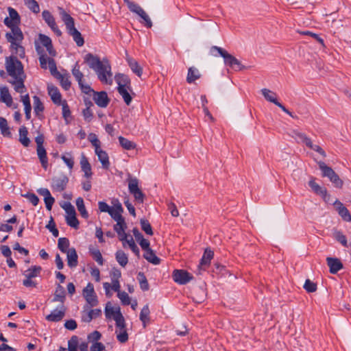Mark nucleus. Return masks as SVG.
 <instances>
[{
    "label": "nucleus",
    "instance_id": "a211bd4d",
    "mask_svg": "<svg viewBox=\"0 0 351 351\" xmlns=\"http://www.w3.org/2000/svg\"><path fill=\"white\" fill-rule=\"evenodd\" d=\"M38 40L40 44L46 48L47 52L51 56L54 57L56 56V51L53 49L51 39L49 36L40 34L38 35Z\"/></svg>",
    "mask_w": 351,
    "mask_h": 351
},
{
    "label": "nucleus",
    "instance_id": "bf43d9fd",
    "mask_svg": "<svg viewBox=\"0 0 351 351\" xmlns=\"http://www.w3.org/2000/svg\"><path fill=\"white\" fill-rule=\"evenodd\" d=\"M115 333L117 335V339L120 343H123L128 340V335L126 328L116 330Z\"/></svg>",
    "mask_w": 351,
    "mask_h": 351
},
{
    "label": "nucleus",
    "instance_id": "864d4df0",
    "mask_svg": "<svg viewBox=\"0 0 351 351\" xmlns=\"http://www.w3.org/2000/svg\"><path fill=\"white\" fill-rule=\"evenodd\" d=\"M123 2L128 5L129 10L136 14H141L143 9L137 3L131 1L130 0H123Z\"/></svg>",
    "mask_w": 351,
    "mask_h": 351
},
{
    "label": "nucleus",
    "instance_id": "4be33fe9",
    "mask_svg": "<svg viewBox=\"0 0 351 351\" xmlns=\"http://www.w3.org/2000/svg\"><path fill=\"white\" fill-rule=\"evenodd\" d=\"M38 193L44 197V201L46 208L51 210L55 202V199L51 196L50 191L46 188H41L38 190Z\"/></svg>",
    "mask_w": 351,
    "mask_h": 351
},
{
    "label": "nucleus",
    "instance_id": "4468645a",
    "mask_svg": "<svg viewBox=\"0 0 351 351\" xmlns=\"http://www.w3.org/2000/svg\"><path fill=\"white\" fill-rule=\"evenodd\" d=\"M173 278L176 282L180 285H185L190 282L192 276L185 270L176 269L173 273Z\"/></svg>",
    "mask_w": 351,
    "mask_h": 351
},
{
    "label": "nucleus",
    "instance_id": "473e14b6",
    "mask_svg": "<svg viewBox=\"0 0 351 351\" xmlns=\"http://www.w3.org/2000/svg\"><path fill=\"white\" fill-rule=\"evenodd\" d=\"M21 101L24 105L25 118L28 120L31 118L32 106L28 94L21 96Z\"/></svg>",
    "mask_w": 351,
    "mask_h": 351
},
{
    "label": "nucleus",
    "instance_id": "6ab92c4d",
    "mask_svg": "<svg viewBox=\"0 0 351 351\" xmlns=\"http://www.w3.org/2000/svg\"><path fill=\"white\" fill-rule=\"evenodd\" d=\"M117 223L114 226V230L117 233L119 239L121 241H123L128 237V234L125 233L127 225L124 218L120 219V221H115Z\"/></svg>",
    "mask_w": 351,
    "mask_h": 351
},
{
    "label": "nucleus",
    "instance_id": "052dcab7",
    "mask_svg": "<svg viewBox=\"0 0 351 351\" xmlns=\"http://www.w3.org/2000/svg\"><path fill=\"white\" fill-rule=\"evenodd\" d=\"M116 322L117 330L125 328V322L121 312H117L116 317H114Z\"/></svg>",
    "mask_w": 351,
    "mask_h": 351
},
{
    "label": "nucleus",
    "instance_id": "e433bc0d",
    "mask_svg": "<svg viewBox=\"0 0 351 351\" xmlns=\"http://www.w3.org/2000/svg\"><path fill=\"white\" fill-rule=\"evenodd\" d=\"M129 66L131 70L138 77H141L143 73V69L138 63L132 58L127 59Z\"/></svg>",
    "mask_w": 351,
    "mask_h": 351
},
{
    "label": "nucleus",
    "instance_id": "6e6552de",
    "mask_svg": "<svg viewBox=\"0 0 351 351\" xmlns=\"http://www.w3.org/2000/svg\"><path fill=\"white\" fill-rule=\"evenodd\" d=\"M82 295L84 298L88 306H96L99 304L97 295L95 291L94 286L91 282H88L86 287L82 290Z\"/></svg>",
    "mask_w": 351,
    "mask_h": 351
},
{
    "label": "nucleus",
    "instance_id": "680f3d73",
    "mask_svg": "<svg viewBox=\"0 0 351 351\" xmlns=\"http://www.w3.org/2000/svg\"><path fill=\"white\" fill-rule=\"evenodd\" d=\"M25 5L34 13H38L40 12V7L38 3L35 0H24Z\"/></svg>",
    "mask_w": 351,
    "mask_h": 351
},
{
    "label": "nucleus",
    "instance_id": "e2e57ef3",
    "mask_svg": "<svg viewBox=\"0 0 351 351\" xmlns=\"http://www.w3.org/2000/svg\"><path fill=\"white\" fill-rule=\"evenodd\" d=\"M141 229L148 235H153L154 232L151 224L147 219H141L140 221Z\"/></svg>",
    "mask_w": 351,
    "mask_h": 351
},
{
    "label": "nucleus",
    "instance_id": "7ed1b4c3",
    "mask_svg": "<svg viewBox=\"0 0 351 351\" xmlns=\"http://www.w3.org/2000/svg\"><path fill=\"white\" fill-rule=\"evenodd\" d=\"M84 62L88 64L90 69L95 71L98 79L103 84L109 85L112 84L111 65L108 60H100L97 56L92 53H87L84 57Z\"/></svg>",
    "mask_w": 351,
    "mask_h": 351
},
{
    "label": "nucleus",
    "instance_id": "7c9ffc66",
    "mask_svg": "<svg viewBox=\"0 0 351 351\" xmlns=\"http://www.w3.org/2000/svg\"><path fill=\"white\" fill-rule=\"evenodd\" d=\"M200 77H201V74L197 68H195L194 66H191V67L189 68L188 73H187V76H186V82L189 84L193 83L195 80L200 78Z\"/></svg>",
    "mask_w": 351,
    "mask_h": 351
},
{
    "label": "nucleus",
    "instance_id": "412c9836",
    "mask_svg": "<svg viewBox=\"0 0 351 351\" xmlns=\"http://www.w3.org/2000/svg\"><path fill=\"white\" fill-rule=\"evenodd\" d=\"M334 205L336 206V210L342 219L347 222H351V215L348 209L339 200H336Z\"/></svg>",
    "mask_w": 351,
    "mask_h": 351
},
{
    "label": "nucleus",
    "instance_id": "9d476101",
    "mask_svg": "<svg viewBox=\"0 0 351 351\" xmlns=\"http://www.w3.org/2000/svg\"><path fill=\"white\" fill-rule=\"evenodd\" d=\"M72 74L74 76L76 81L78 82V84L82 90V91L86 94H89L93 91L91 87L84 82V74L80 71V66L78 62H76L73 69H72Z\"/></svg>",
    "mask_w": 351,
    "mask_h": 351
},
{
    "label": "nucleus",
    "instance_id": "5701e85b",
    "mask_svg": "<svg viewBox=\"0 0 351 351\" xmlns=\"http://www.w3.org/2000/svg\"><path fill=\"white\" fill-rule=\"evenodd\" d=\"M80 166L82 171L84 172V177L87 179H90L93 175L91 166L84 154L81 156Z\"/></svg>",
    "mask_w": 351,
    "mask_h": 351
},
{
    "label": "nucleus",
    "instance_id": "a878e982",
    "mask_svg": "<svg viewBox=\"0 0 351 351\" xmlns=\"http://www.w3.org/2000/svg\"><path fill=\"white\" fill-rule=\"evenodd\" d=\"M214 256V252L210 249H206L203 256L200 260L199 267L202 269H206L210 263L211 260Z\"/></svg>",
    "mask_w": 351,
    "mask_h": 351
},
{
    "label": "nucleus",
    "instance_id": "ea45409f",
    "mask_svg": "<svg viewBox=\"0 0 351 351\" xmlns=\"http://www.w3.org/2000/svg\"><path fill=\"white\" fill-rule=\"evenodd\" d=\"M41 267L40 266H32L31 268H29L28 269L25 270L24 271V276L25 278H33L37 277L40 271H41Z\"/></svg>",
    "mask_w": 351,
    "mask_h": 351
},
{
    "label": "nucleus",
    "instance_id": "5fc2aeb1",
    "mask_svg": "<svg viewBox=\"0 0 351 351\" xmlns=\"http://www.w3.org/2000/svg\"><path fill=\"white\" fill-rule=\"evenodd\" d=\"M137 278L139 282L141 289L144 291L149 290V286L144 273L141 271L138 272Z\"/></svg>",
    "mask_w": 351,
    "mask_h": 351
},
{
    "label": "nucleus",
    "instance_id": "393cba45",
    "mask_svg": "<svg viewBox=\"0 0 351 351\" xmlns=\"http://www.w3.org/2000/svg\"><path fill=\"white\" fill-rule=\"evenodd\" d=\"M95 154L98 157V160L101 162L102 167L105 169H108L110 167V161L108 154L106 151L100 148L95 150Z\"/></svg>",
    "mask_w": 351,
    "mask_h": 351
},
{
    "label": "nucleus",
    "instance_id": "c03bdc74",
    "mask_svg": "<svg viewBox=\"0 0 351 351\" xmlns=\"http://www.w3.org/2000/svg\"><path fill=\"white\" fill-rule=\"evenodd\" d=\"M118 139L121 146L126 150L134 149L136 147V144L134 142L125 137L119 136Z\"/></svg>",
    "mask_w": 351,
    "mask_h": 351
},
{
    "label": "nucleus",
    "instance_id": "49530a36",
    "mask_svg": "<svg viewBox=\"0 0 351 351\" xmlns=\"http://www.w3.org/2000/svg\"><path fill=\"white\" fill-rule=\"evenodd\" d=\"M33 101L34 113L38 116L44 110V106L40 98L36 95L33 97Z\"/></svg>",
    "mask_w": 351,
    "mask_h": 351
},
{
    "label": "nucleus",
    "instance_id": "de8ad7c7",
    "mask_svg": "<svg viewBox=\"0 0 351 351\" xmlns=\"http://www.w3.org/2000/svg\"><path fill=\"white\" fill-rule=\"evenodd\" d=\"M309 186L312 190L317 194L325 196L327 194V191L325 189L321 187L314 180H311L308 182Z\"/></svg>",
    "mask_w": 351,
    "mask_h": 351
},
{
    "label": "nucleus",
    "instance_id": "f8f14e48",
    "mask_svg": "<svg viewBox=\"0 0 351 351\" xmlns=\"http://www.w3.org/2000/svg\"><path fill=\"white\" fill-rule=\"evenodd\" d=\"M69 182V178L64 173H61L52 178L51 187L53 191H63Z\"/></svg>",
    "mask_w": 351,
    "mask_h": 351
},
{
    "label": "nucleus",
    "instance_id": "2f4dec72",
    "mask_svg": "<svg viewBox=\"0 0 351 351\" xmlns=\"http://www.w3.org/2000/svg\"><path fill=\"white\" fill-rule=\"evenodd\" d=\"M37 154L38 156V158L40 160V162L41 163L42 167L47 169L48 167V159L47 156V152L45 149V147H37L36 149Z\"/></svg>",
    "mask_w": 351,
    "mask_h": 351
},
{
    "label": "nucleus",
    "instance_id": "0eeeda50",
    "mask_svg": "<svg viewBox=\"0 0 351 351\" xmlns=\"http://www.w3.org/2000/svg\"><path fill=\"white\" fill-rule=\"evenodd\" d=\"M36 48L38 53L40 55L39 62L41 68L47 69L48 67L52 75H55L57 73V67L55 60L51 58H48L39 46L36 45Z\"/></svg>",
    "mask_w": 351,
    "mask_h": 351
},
{
    "label": "nucleus",
    "instance_id": "6e6d98bb",
    "mask_svg": "<svg viewBox=\"0 0 351 351\" xmlns=\"http://www.w3.org/2000/svg\"><path fill=\"white\" fill-rule=\"evenodd\" d=\"M69 245V241L66 237H61L58 241V247L62 253L68 252Z\"/></svg>",
    "mask_w": 351,
    "mask_h": 351
},
{
    "label": "nucleus",
    "instance_id": "0e129e2a",
    "mask_svg": "<svg viewBox=\"0 0 351 351\" xmlns=\"http://www.w3.org/2000/svg\"><path fill=\"white\" fill-rule=\"evenodd\" d=\"M334 238L339 242L343 247H348V241L346 235L341 231H335L334 232Z\"/></svg>",
    "mask_w": 351,
    "mask_h": 351
},
{
    "label": "nucleus",
    "instance_id": "79ce46f5",
    "mask_svg": "<svg viewBox=\"0 0 351 351\" xmlns=\"http://www.w3.org/2000/svg\"><path fill=\"white\" fill-rule=\"evenodd\" d=\"M262 95L266 100L274 104L275 105L278 102L276 99V94L269 89L263 88L261 90Z\"/></svg>",
    "mask_w": 351,
    "mask_h": 351
},
{
    "label": "nucleus",
    "instance_id": "2eb2a0df",
    "mask_svg": "<svg viewBox=\"0 0 351 351\" xmlns=\"http://www.w3.org/2000/svg\"><path fill=\"white\" fill-rule=\"evenodd\" d=\"M66 308L64 304L60 305L57 308L53 310L51 313L46 316L49 322H58L61 321L65 315Z\"/></svg>",
    "mask_w": 351,
    "mask_h": 351
},
{
    "label": "nucleus",
    "instance_id": "ddd939ff",
    "mask_svg": "<svg viewBox=\"0 0 351 351\" xmlns=\"http://www.w3.org/2000/svg\"><path fill=\"white\" fill-rule=\"evenodd\" d=\"M93 306H88L84 305L82 311V321L86 323H89L93 319H95L101 315V310L100 308L91 309Z\"/></svg>",
    "mask_w": 351,
    "mask_h": 351
},
{
    "label": "nucleus",
    "instance_id": "dca6fc26",
    "mask_svg": "<svg viewBox=\"0 0 351 351\" xmlns=\"http://www.w3.org/2000/svg\"><path fill=\"white\" fill-rule=\"evenodd\" d=\"M43 19L46 23L50 27L53 32L58 36H60L62 34V32L59 29L56 25V21L53 15L48 10H44L42 13Z\"/></svg>",
    "mask_w": 351,
    "mask_h": 351
},
{
    "label": "nucleus",
    "instance_id": "39448f33",
    "mask_svg": "<svg viewBox=\"0 0 351 351\" xmlns=\"http://www.w3.org/2000/svg\"><path fill=\"white\" fill-rule=\"evenodd\" d=\"M211 50L213 51H217L219 55L223 58L225 64L229 66L234 71H241L245 68V66L242 65L241 62L237 58L230 54L224 49L217 46H213L211 48Z\"/></svg>",
    "mask_w": 351,
    "mask_h": 351
},
{
    "label": "nucleus",
    "instance_id": "1a4fd4ad",
    "mask_svg": "<svg viewBox=\"0 0 351 351\" xmlns=\"http://www.w3.org/2000/svg\"><path fill=\"white\" fill-rule=\"evenodd\" d=\"M128 190L138 203L141 204L143 202L145 195L139 187L138 180L137 178H128Z\"/></svg>",
    "mask_w": 351,
    "mask_h": 351
},
{
    "label": "nucleus",
    "instance_id": "f3484780",
    "mask_svg": "<svg viewBox=\"0 0 351 351\" xmlns=\"http://www.w3.org/2000/svg\"><path fill=\"white\" fill-rule=\"evenodd\" d=\"M93 100L95 104L101 108H106L108 106L110 99L108 97L106 92L101 91V92H95L93 90Z\"/></svg>",
    "mask_w": 351,
    "mask_h": 351
},
{
    "label": "nucleus",
    "instance_id": "cd10ccee",
    "mask_svg": "<svg viewBox=\"0 0 351 351\" xmlns=\"http://www.w3.org/2000/svg\"><path fill=\"white\" fill-rule=\"evenodd\" d=\"M48 93L55 104L60 105L62 104V96L57 87L53 86H48Z\"/></svg>",
    "mask_w": 351,
    "mask_h": 351
},
{
    "label": "nucleus",
    "instance_id": "c85d7f7f",
    "mask_svg": "<svg viewBox=\"0 0 351 351\" xmlns=\"http://www.w3.org/2000/svg\"><path fill=\"white\" fill-rule=\"evenodd\" d=\"M114 79L118 87L130 88V80L126 75L118 73L114 76Z\"/></svg>",
    "mask_w": 351,
    "mask_h": 351
},
{
    "label": "nucleus",
    "instance_id": "9b49d317",
    "mask_svg": "<svg viewBox=\"0 0 351 351\" xmlns=\"http://www.w3.org/2000/svg\"><path fill=\"white\" fill-rule=\"evenodd\" d=\"M64 209L66 216V223L74 228H77L79 226V221L76 217V213L75 208L71 203L65 204L63 206Z\"/></svg>",
    "mask_w": 351,
    "mask_h": 351
},
{
    "label": "nucleus",
    "instance_id": "c756f323",
    "mask_svg": "<svg viewBox=\"0 0 351 351\" xmlns=\"http://www.w3.org/2000/svg\"><path fill=\"white\" fill-rule=\"evenodd\" d=\"M291 136L298 143H302L306 145H307L308 142L311 141V138H308L304 133H302L298 130H293L291 133Z\"/></svg>",
    "mask_w": 351,
    "mask_h": 351
},
{
    "label": "nucleus",
    "instance_id": "09e8293b",
    "mask_svg": "<svg viewBox=\"0 0 351 351\" xmlns=\"http://www.w3.org/2000/svg\"><path fill=\"white\" fill-rule=\"evenodd\" d=\"M76 206L82 217L86 219L88 217V212L86 210L84 199L82 197H78L76 199Z\"/></svg>",
    "mask_w": 351,
    "mask_h": 351
},
{
    "label": "nucleus",
    "instance_id": "20e7f679",
    "mask_svg": "<svg viewBox=\"0 0 351 351\" xmlns=\"http://www.w3.org/2000/svg\"><path fill=\"white\" fill-rule=\"evenodd\" d=\"M60 16L66 25L68 34L73 37L78 47L84 44V40L81 33L75 27L74 19L63 8H59Z\"/></svg>",
    "mask_w": 351,
    "mask_h": 351
},
{
    "label": "nucleus",
    "instance_id": "774afa93",
    "mask_svg": "<svg viewBox=\"0 0 351 351\" xmlns=\"http://www.w3.org/2000/svg\"><path fill=\"white\" fill-rule=\"evenodd\" d=\"M78 337L73 336L68 341V351H77Z\"/></svg>",
    "mask_w": 351,
    "mask_h": 351
},
{
    "label": "nucleus",
    "instance_id": "a18cd8bd",
    "mask_svg": "<svg viewBox=\"0 0 351 351\" xmlns=\"http://www.w3.org/2000/svg\"><path fill=\"white\" fill-rule=\"evenodd\" d=\"M115 258L119 264L122 267H125L128 263V257L122 250H118L116 252Z\"/></svg>",
    "mask_w": 351,
    "mask_h": 351
},
{
    "label": "nucleus",
    "instance_id": "f257e3e1",
    "mask_svg": "<svg viewBox=\"0 0 351 351\" xmlns=\"http://www.w3.org/2000/svg\"><path fill=\"white\" fill-rule=\"evenodd\" d=\"M9 16L4 20V24L10 29L5 33V37L10 43V50L21 58L25 57V49L22 46V41L24 38L23 34L19 27L21 24V16L18 12L12 7H8Z\"/></svg>",
    "mask_w": 351,
    "mask_h": 351
},
{
    "label": "nucleus",
    "instance_id": "69168bd1",
    "mask_svg": "<svg viewBox=\"0 0 351 351\" xmlns=\"http://www.w3.org/2000/svg\"><path fill=\"white\" fill-rule=\"evenodd\" d=\"M1 134L5 137H12L11 132L8 126V122L6 119L3 117H1Z\"/></svg>",
    "mask_w": 351,
    "mask_h": 351
},
{
    "label": "nucleus",
    "instance_id": "37998d69",
    "mask_svg": "<svg viewBox=\"0 0 351 351\" xmlns=\"http://www.w3.org/2000/svg\"><path fill=\"white\" fill-rule=\"evenodd\" d=\"M149 305H145L140 313V320L143 322V326H146V324L149 321Z\"/></svg>",
    "mask_w": 351,
    "mask_h": 351
},
{
    "label": "nucleus",
    "instance_id": "13d9d810",
    "mask_svg": "<svg viewBox=\"0 0 351 351\" xmlns=\"http://www.w3.org/2000/svg\"><path fill=\"white\" fill-rule=\"evenodd\" d=\"M86 104L87 106L83 110L82 114L84 120L87 122H90L93 117V113L90 109V106H93V104L89 101L88 103H86Z\"/></svg>",
    "mask_w": 351,
    "mask_h": 351
},
{
    "label": "nucleus",
    "instance_id": "f03ea898",
    "mask_svg": "<svg viewBox=\"0 0 351 351\" xmlns=\"http://www.w3.org/2000/svg\"><path fill=\"white\" fill-rule=\"evenodd\" d=\"M5 66L8 74L12 77L10 83L13 85L14 89L21 94L25 93L26 88L24 81L26 75L21 62L16 56H10L5 58Z\"/></svg>",
    "mask_w": 351,
    "mask_h": 351
},
{
    "label": "nucleus",
    "instance_id": "f704fd0d",
    "mask_svg": "<svg viewBox=\"0 0 351 351\" xmlns=\"http://www.w3.org/2000/svg\"><path fill=\"white\" fill-rule=\"evenodd\" d=\"M117 312H121L120 307H113L110 302L106 304L105 308V315L107 319L112 318L114 319V317H116L117 316Z\"/></svg>",
    "mask_w": 351,
    "mask_h": 351
},
{
    "label": "nucleus",
    "instance_id": "4c0bfd02",
    "mask_svg": "<svg viewBox=\"0 0 351 351\" xmlns=\"http://www.w3.org/2000/svg\"><path fill=\"white\" fill-rule=\"evenodd\" d=\"M130 90V88H122V87H117V90L119 95L122 97L125 103L129 106L132 100V98L129 93V90Z\"/></svg>",
    "mask_w": 351,
    "mask_h": 351
},
{
    "label": "nucleus",
    "instance_id": "8fccbe9b",
    "mask_svg": "<svg viewBox=\"0 0 351 351\" xmlns=\"http://www.w3.org/2000/svg\"><path fill=\"white\" fill-rule=\"evenodd\" d=\"M60 80L62 87L64 90H68L71 87V82L68 75H64L57 71L54 75Z\"/></svg>",
    "mask_w": 351,
    "mask_h": 351
},
{
    "label": "nucleus",
    "instance_id": "c9c22d12",
    "mask_svg": "<svg viewBox=\"0 0 351 351\" xmlns=\"http://www.w3.org/2000/svg\"><path fill=\"white\" fill-rule=\"evenodd\" d=\"M28 131L26 127L22 126L19 129V141L24 147H28L30 141L27 137Z\"/></svg>",
    "mask_w": 351,
    "mask_h": 351
},
{
    "label": "nucleus",
    "instance_id": "b1692460",
    "mask_svg": "<svg viewBox=\"0 0 351 351\" xmlns=\"http://www.w3.org/2000/svg\"><path fill=\"white\" fill-rule=\"evenodd\" d=\"M326 262L331 274H336L343 268V264L337 258L328 257Z\"/></svg>",
    "mask_w": 351,
    "mask_h": 351
},
{
    "label": "nucleus",
    "instance_id": "338daca9",
    "mask_svg": "<svg viewBox=\"0 0 351 351\" xmlns=\"http://www.w3.org/2000/svg\"><path fill=\"white\" fill-rule=\"evenodd\" d=\"M88 139L94 147L95 150L101 147V142L95 134L90 133L88 134Z\"/></svg>",
    "mask_w": 351,
    "mask_h": 351
},
{
    "label": "nucleus",
    "instance_id": "72a5a7b5",
    "mask_svg": "<svg viewBox=\"0 0 351 351\" xmlns=\"http://www.w3.org/2000/svg\"><path fill=\"white\" fill-rule=\"evenodd\" d=\"M65 300V291L64 287L60 285H58L56 291L54 293V297L53 299V302H60L63 304Z\"/></svg>",
    "mask_w": 351,
    "mask_h": 351
},
{
    "label": "nucleus",
    "instance_id": "423d86ee",
    "mask_svg": "<svg viewBox=\"0 0 351 351\" xmlns=\"http://www.w3.org/2000/svg\"><path fill=\"white\" fill-rule=\"evenodd\" d=\"M319 169L322 172L324 177H327L330 182H332L335 186L341 188L343 186V181L339 178V176L334 171V170L327 166L324 162H318Z\"/></svg>",
    "mask_w": 351,
    "mask_h": 351
},
{
    "label": "nucleus",
    "instance_id": "58836bf2",
    "mask_svg": "<svg viewBox=\"0 0 351 351\" xmlns=\"http://www.w3.org/2000/svg\"><path fill=\"white\" fill-rule=\"evenodd\" d=\"M1 102L5 103L8 107L13 104L12 97L6 87H1Z\"/></svg>",
    "mask_w": 351,
    "mask_h": 351
},
{
    "label": "nucleus",
    "instance_id": "3c124183",
    "mask_svg": "<svg viewBox=\"0 0 351 351\" xmlns=\"http://www.w3.org/2000/svg\"><path fill=\"white\" fill-rule=\"evenodd\" d=\"M89 252L93 256V259L99 265H104V258L102 255L97 248H89Z\"/></svg>",
    "mask_w": 351,
    "mask_h": 351
},
{
    "label": "nucleus",
    "instance_id": "a19ab883",
    "mask_svg": "<svg viewBox=\"0 0 351 351\" xmlns=\"http://www.w3.org/2000/svg\"><path fill=\"white\" fill-rule=\"evenodd\" d=\"M144 258L149 263L154 265H158L160 263V259L157 257L152 249L147 250L144 255Z\"/></svg>",
    "mask_w": 351,
    "mask_h": 351
},
{
    "label": "nucleus",
    "instance_id": "bb28decb",
    "mask_svg": "<svg viewBox=\"0 0 351 351\" xmlns=\"http://www.w3.org/2000/svg\"><path fill=\"white\" fill-rule=\"evenodd\" d=\"M66 254L67 265L69 267H75L78 263V256L75 248L72 247L69 249Z\"/></svg>",
    "mask_w": 351,
    "mask_h": 351
},
{
    "label": "nucleus",
    "instance_id": "4d7b16f0",
    "mask_svg": "<svg viewBox=\"0 0 351 351\" xmlns=\"http://www.w3.org/2000/svg\"><path fill=\"white\" fill-rule=\"evenodd\" d=\"M61 159L64 161V162L66 165L70 170L73 168L74 166V160L71 152H66L61 156Z\"/></svg>",
    "mask_w": 351,
    "mask_h": 351
},
{
    "label": "nucleus",
    "instance_id": "aec40b11",
    "mask_svg": "<svg viewBox=\"0 0 351 351\" xmlns=\"http://www.w3.org/2000/svg\"><path fill=\"white\" fill-rule=\"evenodd\" d=\"M112 204L113 206H112L111 210L108 214L114 221H120L121 219L123 218L121 215L122 213L123 212L122 205L118 199H116L112 202Z\"/></svg>",
    "mask_w": 351,
    "mask_h": 351
},
{
    "label": "nucleus",
    "instance_id": "603ef678",
    "mask_svg": "<svg viewBox=\"0 0 351 351\" xmlns=\"http://www.w3.org/2000/svg\"><path fill=\"white\" fill-rule=\"evenodd\" d=\"M122 242L123 247H125V244L127 243L134 253L137 255L139 254V249L136 245L132 237L128 235V237H126V239Z\"/></svg>",
    "mask_w": 351,
    "mask_h": 351
}]
</instances>
